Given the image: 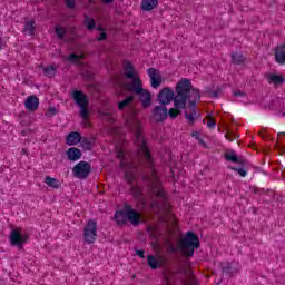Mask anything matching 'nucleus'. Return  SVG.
<instances>
[{"mask_svg":"<svg viewBox=\"0 0 285 285\" xmlns=\"http://www.w3.org/2000/svg\"><path fill=\"white\" fill-rule=\"evenodd\" d=\"M199 90L193 89V82L189 79L183 78L176 85V96L174 99V108L169 109V118L176 119L181 110L186 108V101L195 106L200 99Z\"/></svg>","mask_w":285,"mask_h":285,"instance_id":"f257e3e1","label":"nucleus"},{"mask_svg":"<svg viewBox=\"0 0 285 285\" xmlns=\"http://www.w3.org/2000/svg\"><path fill=\"white\" fill-rule=\"evenodd\" d=\"M125 124L127 128L134 131L136 137L135 144L138 146V155L141 159H145L147 164H153V158L150 157V151L148 146H146V140L144 135H141V121L137 119V110L130 109L128 116L125 118Z\"/></svg>","mask_w":285,"mask_h":285,"instance_id":"f03ea898","label":"nucleus"},{"mask_svg":"<svg viewBox=\"0 0 285 285\" xmlns=\"http://www.w3.org/2000/svg\"><path fill=\"white\" fill-rule=\"evenodd\" d=\"M178 248L187 257H193L195 248H199V238L193 232H187L185 237L178 242Z\"/></svg>","mask_w":285,"mask_h":285,"instance_id":"7ed1b4c3","label":"nucleus"},{"mask_svg":"<svg viewBox=\"0 0 285 285\" xmlns=\"http://www.w3.org/2000/svg\"><path fill=\"white\" fill-rule=\"evenodd\" d=\"M127 90L129 92H135L136 95H139L144 108H148V106L153 104V96L150 95V91L144 89L141 79L136 78L135 86H127Z\"/></svg>","mask_w":285,"mask_h":285,"instance_id":"20e7f679","label":"nucleus"},{"mask_svg":"<svg viewBox=\"0 0 285 285\" xmlns=\"http://www.w3.org/2000/svg\"><path fill=\"white\" fill-rule=\"evenodd\" d=\"M115 219L117 224H126V222H130L134 226H137L141 222V215L130 207H126L124 212H116Z\"/></svg>","mask_w":285,"mask_h":285,"instance_id":"39448f33","label":"nucleus"},{"mask_svg":"<svg viewBox=\"0 0 285 285\" xmlns=\"http://www.w3.org/2000/svg\"><path fill=\"white\" fill-rule=\"evenodd\" d=\"M10 246H16V248H23L28 244V234L21 227H14L9 234Z\"/></svg>","mask_w":285,"mask_h":285,"instance_id":"423d86ee","label":"nucleus"},{"mask_svg":"<svg viewBox=\"0 0 285 285\" xmlns=\"http://www.w3.org/2000/svg\"><path fill=\"white\" fill-rule=\"evenodd\" d=\"M124 70L127 79H132V82L129 85H126L121 81L117 82V86L119 88H124L125 90H128V86H135L136 79H141L139 78V73H137V70H135V67L132 66V62L129 60L124 62Z\"/></svg>","mask_w":285,"mask_h":285,"instance_id":"0eeeda50","label":"nucleus"},{"mask_svg":"<svg viewBox=\"0 0 285 285\" xmlns=\"http://www.w3.org/2000/svg\"><path fill=\"white\" fill-rule=\"evenodd\" d=\"M72 97L80 108L82 119H88V98L81 91H73Z\"/></svg>","mask_w":285,"mask_h":285,"instance_id":"6e6552de","label":"nucleus"},{"mask_svg":"<svg viewBox=\"0 0 285 285\" xmlns=\"http://www.w3.org/2000/svg\"><path fill=\"white\" fill-rule=\"evenodd\" d=\"M83 239L87 244H95L97 239V222L89 220L85 226Z\"/></svg>","mask_w":285,"mask_h":285,"instance_id":"1a4fd4ad","label":"nucleus"},{"mask_svg":"<svg viewBox=\"0 0 285 285\" xmlns=\"http://www.w3.org/2000/svg\"><path fill=\"white\" fill-rule=\"evenodd\" d=\"M157 101L160 106H168L171 101H175V91L171 88H163L157 96Z\"/></svg>","mask_w":285,"mask_h":285,"instance_id":"9d476101","label":"nucleus"},{"mask_svg":"<svg viewBox=\"0 0 285 285\" xmlns=\"http://www.w3.org/2000/svg\"><path fill=\"white\" fill-rule=\"evenodd\" d=\"M147 75L149 77L150 86L155 90L164 83V76L161 75V71L159 69L150 68L147 70Z\"/></svg>","mask_w":285,"mask_h":285,"instance_id":"9b49d317","label":"nucleus"},{"mask_svg":"<svg viewBox=\"0 0 285 285\" xmlns=\"http://www.w3.org/2000/svg\"><path fill=\"white\" fill-rule=\"evenodd\" d=\"M73 175L78 179H86L90 175V164L80 161L73 167Z\"/></svg>","mask_w":285,"mask_h":285,"instance_id":"f8f14e48","label":"nucleus"},{"mask_svg":"<svg viewBox=\"0 0 285 285\" xmlns=\"http://www.w3.org/2000/svg\"><path fill=\"white\" fill-rule=\"evenodd\" d=\"M151 190L156 197H159L163 199V202H166V193L164 189H161V183L159 181V177L156 174H154L151 177Z\"/></svg>","mask_w":285,"mask_h":285,"instance_id":"ddd939ff","label":"nucleus"},{"mask_svg":"<svg viewBox=\"0 0 285 285\" xmlns=\"http://www.w3.org/2000/svg\"><path fill=\"white\" fill-rule=\"evenodd\" d=\"M153 115L156 119V121H164L170 117V111H168V108L166 106H156L153 110Z\"/></svg>","mask_w":285,"mask_h":285,"instance_id":"4468645a","label":"nucleus"},{"mask_svg":"<svg viewBox=\"0 0 285 285\" xmlns=\"http://www.w3.org/2000/svg\"><path fill=\"white\" fill-rule=\"evenodd\" d=\"M265 79L272 86H282L285 82V77L282 73H266Z\"/></svg>","mask_w":285,"mask_h":285,"instance_id":"2eb2a0df","label":"nucleus"},{"mask_svg":"<svg viewBox=\"0 0 285 285\" xmlns=\"http://www.w3.org/2000/svg\"><path fill=\"white\" fill-rule=\"evenodd\" d=\"M24 108L30 112H35V110L39 108V98H37V96H29L24 101Z\"/></svg>","mask_w":285,"mask_h":285,"instance_id":"dca6fc26","label":"nucleus"},{"mask_svg":"<svg viewBox=\"0 0 285 285\" xmlns=\"http://www.w3.org/2000/svg\"><path fill=\"white\" fill-rule=\"evenodd\" d=\"M67 158L69 161H79L81 159V150L75 147L69 148L67 150Z\"/></svg>","mask_w":285,"mask_h":285,"instance_id":"f3484780","label":"nucleus"},{"mask_svg":"<svg viewBox=\"0 0 285 285\" xmlns=\"http://www.w3.org/2000/svg\"><path fill=\"white\" fill-rule=\"evenodd\" d=\"M158 4V0H142L141 9L145 10V12H150V10H155V8H157Z\"/></svg>","mask_w":285,"mask_h":285,"instance_id":"a211bd4d","label":"nucleus"},{"mask_svg":"<svg viewBox=\"0 0 285 285\" xmlns=\"http://www.w3.org/2000/svg\"><path fill=\"white\" fill-rule=\"evenodd\" d=\"M275 59L277 63H285V45H279L276 48Z\"/></svg>","mask_w":285,"mask_h":285,"instance_id":"6ab92c4d","label":"nucleus"},{"mask_svg":"<svg viewBox=\"0 0 285 285\" xmlns=\"http://www.w3.org/2000/svg\"><path fill=\"white\" fill-rule=\"evenodd\" d=\"M81 141V135L79 132L72 131L67 136L68 146H77Z\"/></svg>","mask_w":285,"mask_h":285,"instance_id":"aec40b11","label":"nucleus"},{"mask_svg":"<svg viewBox=\"0 0 285 285\" xmlns=\"http://www.w3.org/2000/svg\"><path fill=\"white\" fill-rule=\"evenodd\" d=\"M147 264L155 271L159 268V266H161V258L159 256L155 257L153 255H149L147 256Z\"/></svg>","mask_w":285,"mask_h":285,"instance_id":"412c9836","label":"nucleus"},{"mask_svg":"<svg viewBox=\"0 0 285 285\" xmlns=\"http://www.w3.org/2000/svg\"><path fill=\"white\" fill-rule=\"evenodd\" d=\"M134 99H135V97L128 96L126 99H124L122 101H120L118 104V110H126V108H130Z\"/></svg>","mask_w":285,"mask_h":285,"instance_id":"4be33fe9","label":"nucleus"},{"mask_svg":"<svg viewBox=\"0 0 285 285\" xmlns=\"http://www.w3.org/2000/svg\"><path fill=\"white\" fill-rule=\"evenodd\" d=\"M45 184H47L49 186V188H59V186H61V183L53 177L47 176L45 177Z\"/></svg>","mask_w":285,"mask_h":285,"instance_id":"5701e85b","label":"nucleus"},{"mask_svg":"<svg viewBox=\"0 0 285 285\" xmlns=\"http://www.w3.org/2000/svg\"><path fill=\"white\" fill-rule=\"evenodd\" d=\"M83 59V55H77V53H71L67 60L70 61V63H78V61H81Z\"/></svg>","mask_w":285,"mask_h":285,"instance_id":"b1692460","label":"nucleus"},{"mask_svg":"<svg viewBox=\"0 0 285 285\" xmlns=\"http://www.w3.org/2000/svg\"><path fill=\"white\" fill-rule=\"evenodd\" d=\"M232 61H233V63H244L245 58L242 53H233Z\"/></svg>","mask_w":285,"mask_h":285,"instance_id":"393cba45","label":"nucleus"},{"mask_svg":"<svg viewBox=\"0 0 285 285\" xmlns=\"http://www.w3.org/2000/svg\"><path fill=\"white\" fill-rule=\"evenodd\" d=\"M35 33V22H27L24 27V35H33Z\"/></svg>","mask_w":285,"mask_h":285,"instance_id":"a878e982","label":"nucleus"},{"mask_svg":"<svg viewBox=\"0 0 285 285\" xmlns=\"http://www.w3.org/2000/svg\"><path fill=\"white\" fill-rule=\"evenodd\" d=\"M197 117H199V112L196 110H193L190 114H186V119L189 121V124H194Z\"/></svg>","mask_w":285,"mask_h":285,"instance_id":"bb28decb","label":"nucleus"},{"mask_svg":"<svg viewBox=\"0 0 285 285\" xmlns=\"http://www.w3.org/2000/svg\"><path fill=\"white\" fill-rule=\"evenodd\" d=\"M85 24L87 26V28L89 30H92V28H95V20L90 17H86L85 18Z\"/></svg>","mask_w":285,"mask_h":285,"instance_id":"cd10ccee","label":"nucleus"},{"mask_svg":"<svg viewBox=\"0 0 285 285\" xmlns=\"http://www.w3.org/2000/svg\"><path fill=\"white\" fill-rule=\"evenodd\" d=\"M56 35H58L59 38L63 39V36L66 35V29L61 26L56 27Z\"/></svg>","mask_w":285,"mask_h":285,"instance_id":"c85d7f7f","label":"nucleus"},{"mask_svg":"<svg viewBox=\"0 0 285 285\" xmlns=\"http://www.w3.org/2000/svg\"><path fill=\"white\" fill-rule=\"evenodd\" d=\"M225 158L227 159V161H237V155L235 153H227L225 155Z\"/></svg>","mask_w":285,"mask_h":285,"instance_id":"c756f323","label":"nucleus"},{"mask_svg":"<svg viewBox=\"0 0 285 285\" xmlns=\"http://www.w3.org/2000/svg\"><path fill=\"white\" fill-rule=\"evenodd\" d=\"M55 72H56L55 67H47V68L45 69V75H46L47 77H53Z\"/></svg>","mask_w":285,"mask_h":285,"instance_id":"7c9ffc66","label":"nucleus"},{"mask_svg":"<svg viewBox=\"0 0 285 285\" xmlns=\"http://www.w3.org/2000/svg\"><path fill=\"white\" fill-rule=\"evenodd\" d=\"M233 170H236L240 177H246V175H248V171H246L244 168H233Z\"/></svg>","mask_w":285,"mask_h":285,"instance_id":"2f4dec72","label":"nucleus"},{"mask_svg":"<svg viewBox=\"0 0 285 285\" xmlns=\"http://www.w3.org/2000/svg\"><path fill=\"white\" fill-rule=\"evenodd\" d=\"M125 179L129 183L132 181V179H135V175L132 174V171H126Z\"/></svg>","mask_w":285,"mask_h":285,"instance_id":"473e14b6","label":"nucleus"},{"mask_svg":"<svg viewBox=\"0 0 285 285\" xmlns=\"http://www.w3.org/2000/svg\"><path fill=\"white\" fill-rule=\"evenodd\" d=\"M207 126H208V128H215L216 122L213 119L209 118V120L207 122Z\"/></svg>","mask_w":285,"mask_h":285,"instance_id":"72a5a7b5","label":"nucleus"},{"mask_svg":"<svg viewBox=\"0 0 285 285\" xmlns=\"http://www.w3.org/2000/svg\"><path fill=\"white\" fill-rule=\"evenodd\" d=\"M68 8H75V0H66Z\"/></svg>","mask_w":285,"mask_h":285,"instance_id":"f704fd0d","label":"nucleus"},{"mask_svg":"<svg viewBox=\"0 0 285 285\" xmlns=\"http://www.w3.org/2000/svg\"><path fill=\"white\" fill-rule=\"evenodd\" d=\"M136 255H138V257H141V259H144V257H146L144 250H136Z\"/></svg>","mask_w":285,"mask_h":285,"instance_id":"c9c22d12","label":"nucleus"},{"mask_svg":"<svg viewBox=\"0 0 285 285\" xmlns=\"http://www.w3.org/2000/svg\"><path fill=\"white\" fill-rule=\"evenodd\" d=\"M104 39H106V32L104 30H101L98 41H104Z\"/></svg>","mask_w":285,"mask_h":285,"instance_id":"e433bc0d","label":"nucleus"},{"mask_svg":"<svg viewBox=\"0 0 285 285\" xmlns=\"http://www.w3.org/2000/svg\"><path fill=\"white\" fill-rule=\"evenodd\" d=\"M235 97H246V94L242 91H237L235 92Z\"/></svg>","mask_w":285,"mask_h":285,"instance_id":"4c0bfd02","label":"nucleus"},{"mask_svg":"<svg viewBox=\"0 0 285 285\" xmlns=\"http://www.w3.org/2000/svg\"><path fill=\"white\" fill-rule=\"evenodd\" d=\"M49 112H50L51 115H57V108L50 107V108H49Z\"/></svg>","mask_w":285,"mask_h":285,"instance_id":"58836bf2","label":"nucleus"},{"mask_svg":"<svg viewBox=\"0 0 285 285\" xmlns=\"http://www.w3.org/2000/svg\"><path fill=\"white\" fill-rule=\"evenodd\" d=\"M168 250L170 253H175V250H177V248L175 246H173V245H168Z\"/></svg>","mask_w":285,"mask_h":285,"instance_id":"ea45409f","label":"nucleus"},{"mask_svg":"<svg viewBox=\"0 0 285 285\" xmlns=\"http://www.w3.org/2000/svg\"><path fill=\"white\" fill-rule=\"evenodd\" d=\"M124 155H125L124 150L118 151V155H117L118 159L124 158Z\"/></svg>","mask_w":285,"mask_h":285,"instance_id":"a19ab883","label":"nucleus"},{"mask_svg":"<svg viewBox=\"0 0 285 285\" xmlns=\"http://www.w3.org/2000/svg\"><path fill=\"white\" fill-rule=\"evenodd\" d=\"M140 194H141V190L139 189H136V191H134L135 197H139Z\"/></svg>","mask_w":285,"mask_h":285,"instance_id":"79ce46f5","label":"nucleus"},{"mask_svg":"<svg viewBox=\"0 0 285 285\" xmlns=\"http://www.w3.org/2000/svg\"><path fill=\"white\" fill-rule=\"evenodd\" d=\"M193 137H195V139H199V132L197 131L193 132Z\"/></svg>","mask_w":285,"mask_h":285,"instance_id":"37998d69","label":"nucleus"},{"mask_svg":"<svg viewBox=\"0 0 285 285\" xmlns=\"http://www.w3.org/2000/svg\"><path fill=\"white\" fill-rule=\"evenodd\" d=\"M224 273H232V274H233V273H235V272L224 268Z\"/></svg>","mask_w":285,"mask_h":285,"instance_id":"c03bdc74","label":"nucleus"},{"mask_svg":"<svg viewBox=\"0 0 285 285\" xmlns=\"http://www.w3.org/2000/svg\"><path fill=\"white\" fill-rule=\"evenodd\" d=\"M3 48V41L0 39V50Z\"/></svg>","mask_w":285,"mask_h":285,"instance_id":"a18cd8bd","label":"nucleus"},{"mask_svg":"<svg viewBox=\"0 0 285 285\" xmlns=\"http://www.w3.org/2000/svg\"><path fill=\"white\" fill-rule=\"evenodd\" d=\"M105 3H111L112 0H104Z\"/></svg>","mask_w":285,"mask_h":285,"instance_id":"49530a36","label":"nucleus"},{"mask_svg":"<svg viewBox=\"0 0 285 285\" xmlns=\"http://www.w3.org/2000/svg\"><path fill=\"white\" fill-rule=\"evenodd\" d=\"M171 175L173 177H175V169H171Z\"/></svg>","mask_w":285,"mask_h":285,"instance_id":"de8ad7c7","label":"nucleus"},{"mask_svg":"<svg viewBox=\"0 0 285 285\" xmlns=\"http://www.w3.org/2000/svg\"><path fill=\"white\" fill-rule=\"evenodd\" d=\"M168 208H170V206L169 205H165V209H168Z\"/></svg>","mask_w":285,"mask_h":285,"instance_id":"09e8293b","label":"nucleus"},{"mask_svg":"<svg viewBox=\"0 0 285 285\" xmlns=\"http://www.w3.org/2000/svg\"><path fill=\"white\" fill-rule=\"evenodd\" d=\"M129 168H132V169H135V166H132V165H129Z\"/></svg>","mask_w":285,"mask_h":285,"instance_id":"8fccbe9b","label":"nucleus"},{"mask_svg":"<svg viewBox=\"0 0 285 285\" xmlns=\"http://www.w3.org/2000/svg\"><path fill=\"white\" fill-rule=\"evenodd\" d=\"M102 115H109V114L107 112V114H102Z\"/></svg>","mask_w":285,"mask_h":285,"instance_id":"3c124183","label":"nucleus"}]
</instances>
